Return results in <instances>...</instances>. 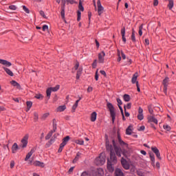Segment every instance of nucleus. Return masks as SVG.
<instances>
[{
  "label": "nucleus",
  "mask_w": 176,
  "mask_h": 176,
  "mask_svg": "<svg viewBox=\"0 0 176 176\" xmlns=\"http://www.w3.org/2000/svg\"><path fill=\"white\" fill-rule=\"evenodd\" d=\"M106 149L110 152V157L107 159V168L109 173H113L115 171V166L118 164V157L113 151V146L109 144V141H106Z\"/></svg>",
  "instance_id": "obj_1"
},
{
  "label": "nucleus",
  "mask_w": 176,
  "mask_h": 176,
  "mask_svg": "<svg viewBox=\"0 0 176 176\" xmlns=\"http://www.w3.org/2000/svg\"><path fill=\"white\" fill-rule=\"evenodd\" d=\"M0 64L4 66L3 67V69H4L7 75H9V76H14V74H13V72L8 68V67H12V63L5 59H0Z\"/></svg>",
  "instance_id": "obj_2"
},
{
  "label": "nucleus",
  "mask_w": 176,
  "mask_h": 176,
  "mask_svg": "<svg viewBox=\"0 0 176 176\" xmlns=\"http://www.w3.org/2000/svg\"><path fill=\"white\" fill-rule=\"evenodd\" d=\"M105 154L101 153L98 157L95 160V164L96 166H104L105 164Z\"/></svg>",
  "instance_id": "obj_3"
},
{
  "label": "nucleus",
  "mask_w": 176,
  "mask_h": 176,
  "mask_svg": "<svg viewBox=\"0 0 176 176\" xmlns=\"http://www.w3.org/2000/svg\"><path fill=\"white\" fill-rule=\"evenodd\" d=\"M107 108L109 109L110 111V115L112 119L113 123H115V120L116 119V113H115V108L113 107V105L112 103H107Z\"/></svg>",
  "instance_id": "obj_4"
},
{
  "label": "nucleus",
  "mask_w": 176,
  "mask_h": 176,
  "mask_svg": "<svg viewBox=\"0 0 176 176\" xmlns=\"http://www.w3.org/2000/svg\"><path fill=\"white\" fill-rule=\"evenodd\" d=\"M69 140H70L69 136H66L65 138H64L63 139V142L60 144V147L58 150V153H61V152H63V149H64V146H65L67 145V144L68 143V141H69Z\"/></svg>",
  "instance_id": "obj_5"
},
{
  "label": "nucleus",
  "mask_w": 176,
  "mask_h": 176,
  "mask_svg": "<svg viewBox=\"0 0 176 176\" xmlns=\"http://www.w3.org/2000/svg\"><path fill=\"white\" fill-rule=\"evenodd\" d=\"M58 90H60L59 85H57L56 87H50L47 89V91H46L47 97L48 98H50V96H52V91H58Z\"/></svg>",
  "instance_id": "obj_6"
},
{
  "label": "nucleus",
  "mask_w": 176,
  "mask_h": 176,
  "mask_svg": "<svg viewBox=\"0 0 176 176\" xmlns=\"http://www.w3.org/2000/svg\"><path fill=\"white\" fill-rule=\"evenodd\" d=\"M28 138H30V135L26 134L25 137L21 141V146L22 148H27V145H28Z\"/></svg>",
  "instance_id": "obj_7"
},
{
  "label": "nucleus",
  "mask_w": 176,
  "mask_h": 176,
  "mask_svg": "<svg viewBox=\"0 0 176 176\" xmlns=\"http://www.w3.org/2000/svg\"><path fill=\"white\" fill-rule=\"evenodd\" d=\"M168 82H170V78L168 77H166L162 81V84L164 85V93L165 94H167V87L168 86Z\"/></svg>",
  "instance_id": "obj_8"
},
{
  "label": "nucleus",
  "mask_w": 176,
  "mask_h": 176,
  "mask_svg": "<svg viewBox=\"0 0 176 176\" xmlns=\"http://www.w3.org/2000/svg\"><path fill=\"white\" fill-rule=\"evenodd\" d=\"M113 145L114 146V150H115L116 154L117 155V156H118V157H122V148L116 146V143L115 142V140H113Z\"/></svg>",
  "instance_id": "obj_9"
},
{
  "label": "nucleus",
  "mask_w": 176,
  "mask_h": 176,
  "mask_svg": "<svg viewBox=\"0 0 176 176\" xmlns=\"http://www.w3.org/2000/svg\"><path fill=\"white\" fill-rule=\"evenodd\" d=\"M97 6H98V15L101 16V14H102V13H104V7L102 6V5H101V1L98 0Z\"/></svg>",
  "instance_id": "obj_10"
},
{
  "label": "nucleus",
  "mask_w": 176,
  "mask_h": 176,
  "mask_svg": "<svg viewBox=\"0 0 176 176\" xmlns=\"http://www.w3.org/2000/svg\"><path fill=\"white\" fill-rule=\"evenodd\" d=\"M121 164L124 170H129L130 168V164H129L127 160H126L123 157H122L121 159Z\"/></svg>",
  "instance_id": "obj_11"
},
{
  "label": "nucleus",
  "mask_w": 176,
  "mask_h": 176,
  "mask_svg": "<svg viewBox=\"0 0 176 176\" xmlns=\"http://www.w3.org/2000/svg\"><path fill=\"white\" fill-rule=\"evenodd\" d=\"M147 120L148 123H155V124H157L158 123L157 118H155L153 115L148 116Z\"/></svg>",
  "instance_id": "obj_12"
},
{
  "label": "nucleus",
  "mask_w": 176,
  "mask_h": 176,
  "mask_svg": "<svg viewBox=\"0 0 176 176\" xmlns=\"http://www.w3.org/2000/svg\"><path fill=\"white\" fill-rule=\"evenodd\" d=\"M151 151L153 152V153L155 154L157 159L162 160V157L160 156V151H159L156 146L151 147Z\"/></svg>",
  "instance_id": "obj_13"
},
{
  "label": "nucleus",
  "mask_w": 176,
  "mask_h": 176,
  "mask_svg": "<svg viewBox=\"0 0 176 176\" xmlns=\"http://www.w3.org/2000/svg\"><path fill=\"white\" fill-rule=\"evenodd\" d=\"M151 151L153 152V153L155 154L157 159L162 160V157L160 156V151H159L156 146L151 147Z\"/></svg>",
  "instance_id": "obj_14"
},
{
  "label": "nucleus",
  "mask_w": 176,
  "mask_h": 176,
  "mask_svg": "<svg viewBox=\"0 0 176 176\" xmlns=\"http://www.w3.org/2000/svg\"><path fill=\"white\" fill-rule=\"evenodd\" d=\"M94 176H104V169L99 168L94 173Z\"/></svg>",
  "instance_id": "obj_15"
},
{
  "label": "nucleus",
  "mask_w": 176,
  "mask_h": 176,
  "mask_svg": "<svg viewBox=\"0 0 176 176\" xmlns=\"http://www.w3.org/2000/svg\"><path fill=\"white\" fill-rule=\"evenodd\" d=\"M138 120H144V109L141 107L138 109Z\"/></svg>",
  "instance_id": "obj_16"
},
{
  "label": "nucleus",
  "mask_w": 176,
  "mask_h": 176,
  "mask_svg": "<svg viewBox=\"0 0 176 176\" xmlns=\"http://www.w3.org/2000/svg\"><path fill=\"white\" fill-rule=\"evenodd\" d=\"M104 57H105V52L104 51L99 53L98 54L99 63H104V61L105 60Z\"/></svg>",
  "instance_id": "obj_17"
},
{
  "label": "nucleus",
  "mask_w": 176,
  "mask_h": 176,
  "mask_svg": "<svg viewBox=\"0 0 176 176\" xmlns=\"http://www.w3.org/2000/svg\"><path fill=\"white\" fill-rule=\"evenodd\" d=\"M115 176H124V173H123V171H122V169L117 168L115 170Z\"/></svg>",
  "instance_id": "obj_18"
},
{
  "label": "nucleus",
  "mask_w": 176,
  "mask_h": 176,
  "mask_svg": "<svg viewBox=\"0 0 176 176\" xmlns=\"http://www.w3.org/2000/svg\"><path fill=\"white\" fill-rule=\"evenodd\" d=\"M121 35H122V41L123 42H124V43H126V28H122L121 30Z\"/></svg>",
  "instance_id": "obj_19"
},
{
  "label": "nucleus",
  "mask_w": 176,
  "mask_h": 176,
  "mask_svg": "<svg viewBox=\"0 0 176 176\" xmlns=\"http://www.w3.org/2000/svg\"><path fill=\"white\" fill-rule=\"evenodd\" d=\"M138 78V73L136 72L133 74V77H132V79H131V82L133 83V85H134L135 83L137 84V79Z\"/></svg>",
  "instance_id": "obj_20"
},
{
  "label": "nucleus",
  "mask_w": 176,
  "mask_h": 176,
  "mask_svg": "<svg viewBox=\"0 0 176 176\" xmlns=\"http://www.w3.org/2000/svg\"><path fill=\"white\" fill-rule=\"evenodd\" d=\"M17 151H19V145H17V143H14L12 146V153H16Z\"/></svg>",
  "instance_id": "obj_21"
},
{
  "label": "nucleus",
  "mask_w": 176,
  "mask_h": 176,
  "mask_svg": "<svg viewBox=\"0 0 176 176\" xmlns=\"http://www.w3.org/2000/svg\"><path fill=\"white\" fill-rule=\"evenodd\" d=\"M133 133V126L131 125H129L127 129H126V135H131V133Z\"/></svg>",
  "instance_id": "obj_22"
},
{
  "label": "nucleus",
  "mask_w": 176,
  "mask_h": 176,
  "mask_svg": "<svg viewBox=\"0 0 176 176\" xmlns=\"http://www.w3.org/2000/svg\"><path fill=\"white\" fill-rule=\"evenodd\" d=\"M33 164L37 167H45V164L39 161H35Z\"/></svg>",
  "instance_id": "obj_23"
},
{
  "label": "nucleus",
  "mask_w": 176,
  "mask_h": 176,
  "mask_svg": "<svg viewBox=\"0 0 176 176\" xmlns=\"http://www.w3.org/2000/svg\"><path fill=\"white\" fill-rule=\"evenodd\" d=\"M91 120L92 122H96V120H97V113L96 111H94L91 114Z\"/></svg>",
  "instance_id": "obj_24"
},
{
  "label": "nucleus",
  "mask_w": 176,
  "mask_h": 176,
  "mask_svg": "<svg viewBox=\"0 0 176 176\" xmlns=\"http://www.w3.org/2000/svg\"><path fill=\"white\" fill-rule=\"evenodd\" d=\"M65 109H67V107L65 105L59 106L56 109V112H64Z\"/></svg>",
  "instance_id": "obj_25"
},
{
  "label": "nucleus",
  "mask_w": 176,
  "mask_h": 176,
  "mask_svg": "<svg viewBox=\"0 0 176 176\" xmlns=\"http://www.w3.org/2000/svg\"><path fill=\"white\" fill-rule=\"evenodd\" d=\"M11 85H12V86H14L15 87L18 88L19 90H20V89H21V86H20V84H19L15 80L11 81Z\"/></svg>",
  "instance_id": "obj_26"
},
{
  "label": "nucleus",
  "mask_w": 176,
  "mask_h": 176,
  "mask_svg": "<svg viewBox=\"0 0 176 176\" xmlns=\"http://www.w3.org/2000/svg\"><path fill=\"white\" fill-rule=\"evenodd\" d=\"M168 8L170 10L174 8V1L173 0H168Z\"/></svg>",
  "instance_id": "obj_27"
},
{
  "label": "nucleus",
  "mask_w": 176,
  "mask_h": 176,
  "mask_svg": "<svg viewBox=\"0 0 176 176\" xmlns=\"http://www.w3.org/2000/svg\"><path fill=\"white\" fill-rule=\"evenodd\" d=\"M82 71L83 69L82 67H79V69L77 70L76 79H79V78H80V75H82Z\"/></svg>",
  "instance_id": "obj_28"
},
{
  "label": "nucleus",
  "mask_w": 176,
  "mask_h": 176,
  "mask_svg": "<svg viewBox=\"0 0 176 176\" xmlns=\"http://www.w3.org/2000/svg\"><path fill=\"white\" fill-rule=\"evenodd\" d=\"M75 144H77L78 145H84L85 144V141L83 139H79V140H74Z\"/></svg>",
  "instance_id": "obj_29"
},
{
  "label": "nucleus",
  "mask_w": 176,
  "mask_h": 176,
  "mask_svg": "<svg viewBox=\"0 0 176 176\" xmlns=\"http://www.w3.org/2000/svg\"><path fill=\"white\" fill-rule=\"evenodd\" d=\"M34 153V150H31L27 155L26 157L25 158V161L27 162V160H28V159H30V157H31L32 156Z\"/></svg>",
  "instance_id": "obj_30"
},
{
  "label": "nucleus",
  "mask_w": 176,
  "mask_h": 176,
  "mask_svg": "<svg viewBox=\"0 0 176 176\" xmlns=\"http://www.w3.org/2000/svg\"><path fill=\"white\" fill-rule=\"evenodd\" d=\"M79 101H80V99L76 100L75 104L72 106V112H75V111L76 110V108H78Z\"/></svg>",
  "instance_id": "obj_31"
},
{
  "label": "nucleus",
  "mask_w": 176,
  "mask_h": 176,
  "mask_svg": "<svg viewBox=\"0 0 176 176\" xmlns=\"http://www.w3.org/2000/svg\"><path fill=\"white\" fill-rule=\"evenodd\" d=\"M118 139L120 145H126V143L123 140H122V138H120V133H119V132H118Z\"/></svg>",
  "instance_id": "obj_32"
},
{
  "label": "nucleus",
  "mask_w": 176,
  "mask_h": 176,
  "mask_svg": "<svg viewBox=\"0 0 176 176\" xmlns=\"http://www.w3.org/2000/svg\"><path fill=\"white\" fill-rule=\"evenodd\" d=\"M80 155H82L80 153H77L75 158L73 160V163H76L78 160L80 158Z\"/></svg>",
  "instance_id": "obj_33"
},
{
  "label": "nucleus",
  "mask_w": 176,
  "mask_h": 176,
  "mask_svg": "<svg viewBox=\"0 0 176 176\" xmlns=\"http://www.w3.org/2000/svg\"><path fill=\"white\" fill-rule=\"evenodd\" d=\"M79 69V63H76L74 67L72 69L73 74H75L76 71H78Z\"/></svg>",
  "instance_id": "obj_34"
},
{
  "label": "nucleus",
  "mask_w": 176,
  "mask_h": 176,
  "mask_svg": "<svg viewBox=\"0 0 176 176\" xmlns=\"http://www.w3.org/2000/svg\"><path fill=\"white\" fill-rule=\"evenodd\" d=\"M123 98L124 101H125L126 102H129V101H130V95L124 94Z\"/></svg>",
  "instance_id": "obj_35"
},
{
  "label": "nucleus",
  "mask_w": 176,
  "mask_h": 176,
  "mask_svg": "<svg viewBox=\"0 0 176 176\" xmlns=\"http://www.w3.org/2000/svg\"><path fill=\"white\" fill-rule=\"evenodd\" d=\"M163 128L166 131H170L171 130V126L167 124H164Z\"/></svg>",
  "instance_id": "obj_36"
},
{
  "label": "nucleus",
  "mask_w": 176,
  "mask_h": 176,
  "mask_svg": "<svg viewBox=\"0 0 176 176\" xmlns=\"http://www.w3.org/2000/svg\"><path fill=\"white\" fill-rule=\"evenodd\" d=\"M131 39L132 42H135V31L134 30H132V34H131Z\"/></svg>",
  "instance_id": "obj_37"
},
{
  "label": "nucleus",
  "mask_w": 176,
  "mask_h": 176,
  "mask_svg": "<svg viewBox=\"0 0 176 176\" xmlns=\"http://www.w3.org/2000/svg\"><path fill=\"white\" fill-rule=\"evenodd\" d=\"M78 9L81 12H83V10H85V8H83V6L82 5V1H80V0L79 1V4H78Z\"/></svg>",
  "instance_id": "obj_38"
},
{
  "label": "nucleus",
  "mask_w": 176,
  "mask_h": 176,
  "mask_svg": "<svg viewBox=\"0 0 176 176\" xmlns=\"http://www.w3.org/2000/svg\"><path fill=\"white\" fill-rule=\"evenodd\" d=\"M53 131H51L46 136H45V140H50V138L52 135H53Z\"/></svg>",
  "instance_id": "obj_39"
},
{
  "label": "nucleus",
  "mask_w": 176,
  "mask_h": 176,
  "mask_svg": "<svg viewBox=\"0 0 176 176\" xmlns=\"http://www.w3.org/2000/svg\"><path fill=\"white\" fill-rule=\"evenodd\" d=\"M60 16H62L63 19H64L65 17V10L64 9V7L62 8Z\"/></svg>",
  "instance_id": "obj_40"
},
{
  "label": "nucleus",
  "mask_w": 176,
  "mask_h": 176,
  "mask_svg": "<svg viewBox=\"0 0 176 176\" xmlns=\"http://www.w3.org/2000/svg\"><path fill=\"white\" fill-rule=\"evenodd\" d=\"M150 159L152 162V164H155V155L150 154Z\"/></svg>",
  "instance_id": "obj_41"
},
{
  "label": "nucleus",
  "mask_w": 176,
  "mask_h": 176,
  "mask_svg": "<svg viewBox=\"0 0 176 176\" xmlns=\"http://www.w3.org/2000/svg\"><path fill=\"white\" fill-rule=\"evenodd\" d=\"M77 16H78L77 21H80V18H81V16H82V13L80 12V11L78 10L77 12Z\"/></svg>",
  "instance_id": "obj_42"
},
{
  "label": "nucleus",
  "mask_w": 176,
  "mask_h": 176,
  "mask_svg": "<svg viewBox=\"0 0 176 176\" xmlns=\"http://www.w3.org/2000/svg\"><path fill=\"white\" fill-rule=\"evenodd\" d=\"M28 111L31 109V107H32V102H27Z\"/></svg>",
  "instance_id": "obj_43"
},
{
  "label": "nucleus",
  "mask_w": 176,
  "mask_h": 176,
  "mask_svg": "<svg viewBox=\"0 0 176 176\" xmlns=\"http://www.w3.org/2000/svg\"><path fill=\"white\" fill-rule=\"evenodd\" d=\"M124 110L126 109H131V103H128L126 106L124 107Z\"/></svg>",
  "instance_id": "obj_44"
},
{
  "label": "nucleus",
  "mask_w": 176,
  "mask_h": 176,
  "mask_svg": "<svg viewBox=\"0 0 176 176\" xmlns=\"http://www.w3.org/2000/svg\"><path fill=\"white\" fill-rule=\"evenodd\" d=\"M23 10H24V12H25V13H30V10L28 8H26L25 6H23Z\"/></svg>",
  "instance_id": "obj_45"
},
{
  "label": "nucleus",
  "mask_w": 176,
  "mask_h": 176,
  "mask_svg": "<svg viewBox=\"0 0 176 176\" xmlns=\"http://www.w3.org/2000/svg\"><path fill=\"white\" fill-rule=\"evenodd\" d=\"M43 31H49V26H47V25H44L43 26Z\"/></svg>",
  "instance_id": "obj_46"
},
{
  "label": "nucleus",
  "mask_w": 176,
  "mask_h": 176,
  "mask_svg": "<svg viewBox=\"0 0 176 176\" xmlns=\"http://www.w3.org/2000/svg\"><path fill=\"white\" fill-rule=\"evenodd\" d=\"M139 35L140 36H142V25L139 28Z\"/></svg>",
  "instance_id": "obj_47"
},
{
  "label": "nucleus",
  "mask_w": 176,
  "mask_h": 176,
  "mask_svg": "<svg viewBox=\"0 0 176 176\" xmlns=\"http://www.w3.org/2000/svg\"><path fill=\"white\" fill-rule=\"evenodd\" d=\"M118 61L120 62L122 60V56H120V51L119 50H118Z\"/></svg>",
  "instance_id": "obj_48"
},
{
  "label": "nucleus",
  "mask_w": 176,
  "mask_h": 176,
  "mask_svg": "<svg viewBox=\"0 0 176 176\" xmlns=\"http://www.w3.org/2000/svg\"><path fill=\"white\" fill-rule=\"evenodd\" d=\"M35 98H37V100H39L41 98H43V96H42V94H37L35 96Z\"/></svg>",
  "instance_id": "obj_49"
},
{
  "label": "nucleus",
  "mask_w": 176,
  "mask_h": 176,
  "mask_svg": "<svg viewBox=\"0 0 176 176\" xmlns=\"http://www.w3.org/2000/svg\"><path fill=\"white\" fill-rule=\"evenodd\" d=\"M3 148L4 151H7V149H8V151H9V145H8V144H3Z\"/></svg>",
  "instance_id": "obj_50"
},
{
  "label": "nucleus",
  "mask_w": 176,
  "mask_h": 176,
  "mask_svg": "<svg viewBox=\"0 0 176 176\" xmlns=\"http://www.w3.org/2000/svg\"><path fill=\"white\" fill-rule=\"evenodd\" d=\"M80 176H90V174L86 171L82 172Z\"/></svg>",
  "instance_id": "obj_51"
},
{
  "label": "nucleus",
  "mask_w": 176,
  "mask_h": 176,
  "mask_svg": "<svg viewBox=\"0 0 176 176\" xmlns=\"http://www.w3.org/2000/svg\"><path fill=\"white\" fill-rule=\"evenodd\" d=\"M40 14L41 16H42V17H43L44 19H46V15L45 14V12H43V10H41Z\"/></svg>",
  "instance_id": "obj_52"
},
{
  "label": "nucleus",
  "mask_w": 176,
  "mask_h": 176,
  "mask_svg": "<svg viewBox=\"0 0 176 176\" xmlns=\"http://www.w3.org/2000/svg\"><path fill=\"white\" fill-rule=\"evenodd\" d=\"M66 2H67V3H70L71 5H74V3H75V0H66Z\"/></svg>",
  "instance_id": "obj_53"
},
{
  "label": "nucleus",
  "mask_w": 176,
  "mask_h": 176,
  "mask_svg": "<svg viewBox=\"0 0 176 176\" xmlns=\"http://www.w3.org/2000/svg\"><path fill=\"white\" fill-rule=\"evenodd\" d=\"M148 109L149 113H151V115H153V109L152 108H151V107H149V106L148 107Z\"/></svg>",
  "instance_id": "obj_54"
},
{
  "label": "nucleus",
  "mask_w": 176,
  "mask_h": 176,
  "mask_svg": "<svg viewBox=\"0 0 176 176\" xmlns=\"http://www.w3.org/2000/svg\"><path fill=\"white\" fill-rule=\"evenodd\" d=\"M9 8L11 10H16V9H17V7H16V6H10Z\"/></svg>",
  "instance_id": "obj_55"
},
{
  "label": "nucleus",
  "mask_w": 176,
  "mask_h": 176,
  "mask_svg": "<svg viewBox=\"0 0 176 176\" xmlns=\"http://www.w3.org/2000/svg\"><path fill=\"white\" fill-rule=\"evenodd\" d=\"M93 68H96L97 67V60H95L92 63Z\"/></svg>",
  "instance_id": "obj_56"
},
{
  "label": "nucleus",
  "mask_w": 176,
  "mask_h": 176,
  "mask_svg": "<svg viewBox=\"0 0 176 176\" xmlns=\"http://www.w3.org/2000/svg\"><path fill=\"white\" fill-rule=\"evenodd\" d=\"M117 102H118V105H122V104H123V102H122V100H120V98H117Z\"/></svg>",
  "instance_id": "obj_57"
},
{
  "label": "nucleus",
  "mask_w": 176,
  "mask_h": 176,
  "mask_svg": "<svg viewBox=\"0 0 176 176\" xmlns=\"http://www.w3.org/2000/svg\"><path fill=\"white\" fill-rule=\"evenodd\" d=\"M136 87L138 91L140 93V91H141V89H140V84L138 83V82H136Z\"/></svg>",
  "instance_id": "obj_58"
},
{
  "label": "nucleus",
  "mask_w": 176,
  "mask_h": 176,
  "mask_svg": "<svg viewBox=\"0 0 176 176\" xmlns=\"http://www.w3.org/2000/svg\"><path fill=\"white\" fill-rule=\"evenodd\" d=\"M95 79L96 80H98V70L96 72Z\"/></svg>",
  "instance_id": "obj_59"
},
{
  "label": "nucleus",
  "mask_w": 176,
  "mask_h": 176,
  "mask_svg": "<svg viewBox=\"0 0 176 176\" xmlns=\"http://www.w3.org/2000/svg\"><path fill=\"white\" fill-rule=\"evenodd\" d=\"M100 73L101 75H103L104 76H107V73L104 70H100Z\"/></svg>",
  "instance_id": "obj_60"
},
{
  "label": "nucleus",
  "mask_w": 176,
  "mask_h": 176,
  "mask_svg": "<svg viewBox=\"0 0 176 176\" xmlns=\"http://www.w3.org/2000/svg\"><path fill=\"white\" fill-rule=\"evenodd\" d=\"M13 167H14V161H11L10 168H13Z\"/></svg>",
  "instance_id": "obj_61"
},
{
  "label": "nucleus",
  "mask_w": 176,
  "mask_h": 176,
  "mask_svg": "<svg viewBox=\"0 0 176 176\" xmlns=\"http://www.w3.org/2000/svg\"><path fill=\"white\" fill-rule=\"evenodd\" d=\"M153 5H154V6H157V5H159V1L154 0Z\"/></svg>",
  "instance_id": "obj_62"
},
{
  "label": "nucleus",
  "mask_w": 176,
  "mask_h": 176,
  "mask_svg": "<svg viewBox=\"0 0 176 176\" xmlns=\"http://www.w3.org/2000/svg\"><path fill=\"white\" fill-rule=\"evenodd\" d=\"M87 91L88 93H91V91H93V87H89L87 89Z\"/></svg>",
  "instance_id": "obj_63"
},
{
  "label": "nucleus",
  "mask_w": 176,
  "mask_h": 176,
  "mask_svg": "<svg viewBox=\"0 0 176 176\" xmlns=\"http://www.w3.org/2000/svg\"><path fill=\"white\" fill-rule=\"evenodd\" d=\"M144 43H145V45H149V39H148V38H146L145 40H144Z\"/></svg>",
  "instance_id": "obj_64"
}]
</instances>
